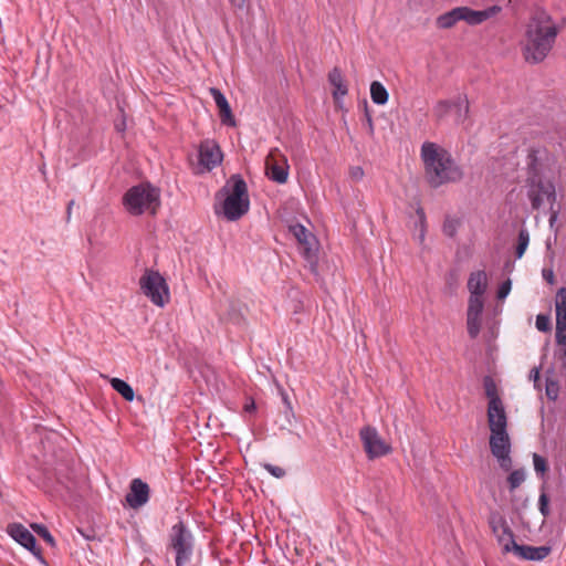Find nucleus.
<instances>
[{
	"instance_id": "obj_1",
	"label": "nucleus",
	"mask_w": 566,
	"mask_h": 566,
	"mask_svg": "<svg viewBox=\"0 0 566 566\" xmlns=\"http://www.w3.org/2000/svg\"><path fill=\"white\" fill-rule=\"evenodd\" d=\"M421 159L424 165L426 178L434 188L462 179L463 172L450 153L436 143L424 142L422 144Z\"/></svg>"
},
{
	"instance_id": "obj_2",
	"label": "nucleus",
	"mask_w": 566,
	"mask_h": 566,
	"mask_svg": "<svg viewBox=\"0 0 566 566\" xmlns=\"http://www.w3.org/2000/svg\"><path fill=\"white\" fill-rule=\"evenodd\" d=\"M488 423L491 431L490 449L496 458L501 469L510 471L512 468L511 440L507 433V416L503 402L488 405Z\"/></svg>"
},
{
	"instance_id": "obj_3",
	"label": "nucleus",
	"mask_w": 566,
	"mask_h": 566,
	"mask_svg": "<svg viewBox=\"0 0 566 566\" xmlns=\"http://www.w3.org/2000/svg\"><path fill=\"white\" fill-rule=\"evenodd\" d=\"M557 36V28L548 20L532 19L527 24L523 55L526 62L537 64L545 60Z\"/></svg>"
},
{
	"instance_id": "obj_4",
	"label": "nucleus",
	"mask_w": 566,
	"mask_h": 566,
	"mask_svg": "<svg viewBox=\"0 0 566 566\" xmlns=\"http://www.w3.org/2000/svg\"><path fill=\"white\" fill-rule=\"evenodd\" d=\"M219 195L223 197V200L220 210L216 207V213H222L228 221H237L249 211L248 187L240 175L231 176Z\"/></svg>"
},
{
	"instance_id": "obj_5",
	"label": "nucleus",
	"mask_w": 566,
	"mask_h": 566,
	"mask_svg": "<svg viewBox=\"0 0 566 566\" xmlns=\"http://www.w3.org/2000/svg\"><path fill=\"white\" fill-rule=\"evenodd\" d=\"M123 206L132 216H155L160 207V191L150 184H139L125 192Z\"/></svg>"
},
{
	"instance_id": "obj_6",
	"label": "nucleus",
	"mask_w": 566,
	"mask_h": 566,
	"mask_svg": "<svg viewBox=\"0 0 566 566\" xmlns=\"http://www.w3.org/2000/svg\"><path fill=\"white\" fill-rule=\"evenodd\" d=\"M500 11L501 7L499 6H492L485 10H473L470 7H457L438 15L436 27L440 30H449L455 27L460 21L469 25H479L496 15Z\"/></svg>"
},
{
	"instance_id": "obj_7",
	"label": "nucleus",
	"mask_w": 566,
	"mask_h": 566,
	"mask_svg": "<svg viewBox=\"0 0 566 566\" xmlns=\"http://www.w3.org/2000/svg\"><path fill=\"white\" fill-rule=\"evenodd\" d=\"M193 548L195 537L187 524L179 520L168 532L166 551L174 554L176 566H185L190 562Z\"/></svg>"
},
{
	"instance_id": "obj_8",
	"label": "nucleus",
	"mask_w": 566,
	"mask_h": 566,
	"mask_svg": "<svg viewBox=\"0 0 566 566\" xmlns=\"http://www.w3.org/2000/svg\"><path fill=\"white\" fill-rule=\"evenodd\" d=\"M526 188L527 198L534 210H539L545 202L554 205L556 200L555 186L542 176L534 164L528 168Z\"/></svg>"
},
{
	"instance_id": "obj_9",
	"label": "nucleus",
	"mask_w": 566,
	"mask_h": 566,
	"mask_svg": "<svg viewBox=\"0 0 566 566\" xmlns=\"http://www.w3.org/2000/svg\"><path fill=\"white\" fill-rule=\"evenodd\" d=\"M139 287L156 306L164 307L170 301L168 284L158 271L146 269L139 279Z\"/></svg>"
},
{
	"instance_id": "obj_10",
	"label": "nucleus",
	"mask_w": 566,
	"mask_h": 566,
	"mask_svg": "<svg viewBox=\"0 0 566 566\" xmlns=\"http://www.w3.org/2000/svg\"><path fill=\"white\" fill-rule=\"evenodd\" d=\"M198 161L193 167L197 175L206 174L218 167L223 159L219 144L214 139H203L198 146Z\"/></svg>"
},
{
	"instance_id": "obj_11",
	"label": "nucleus",
	"mask_w": 566,
	"mask_h": 566,
	"mask_svg": "<svg viewBox=\"0 0 566 566\" xmlns=\"http://www.w3.org/2000/svg\"><path fill=\"white\" fill-rule=\"evenodd\" d=\"M359 438L368 459L373 460L387 455L391 452V447L384 441L376 428L365 426L359 431Z\"/></svg>"
},
{
	"instance_id": "obj_12",
	"label": "nucleus",
	"mask_w": 566,
	"mask_h": 566,
	"mask_svg": "<svg viewBox=\"0 0 566 566\" xmlns=\"http://www.w3.org/2000/svg\"><path fill=\"white\" fill-rule=\"evenodd\" d=\"M289 169L286 156L279 148L271 149L265 158L268 178L277 184H285L289 178Z\"/></svg>"
},
{
	"instance_id": "obj_13",
	"label": "nucleus",
	"mask_w": 566,
	"mask_h": 566,
	"mask_svg": "<svg viewBox=\"0 0 566 566\" xmlns=\"http://www.w3.org/2000/svg\"><path fill=\"white\" fill-rule=\"evenodd\" d=\"M290 231L298 243L301 254L310 262L315 263L318 243L314 234L304 226L296 223L290 227Z\"/></svg>"
},
{
	"instance_id": "obj_14",
	"label": "nucleus",
	"mask_w": 566,
	"mask_h": 566,
	"mask_svg": "<svg viewBox=\"0 0 566 566\" xmlns=\"http://www.w3.org/2000/svg\"><path fill=\"white\" fill-rule=\"evenodd\" d=\"M452 108H457L458 122H463L469 117V101L468 97L464 96H458L457 98L450 101V99H441L433 106V115L437 119L441 120L443 119Z\"/></svg>"
},
{
	"instance_id": "obj_15",
	"label": "nucleus",
	"mask_w": 566,
	"mask_h": 566,
	"mask_svg": "<svg viewBox=\"0 0 566 566\" xmlns=\"http://www.w3.org/2000/svg\"><path fill=\"white\" fill-rule=\"evenodd\" d=\"M489 524L503 552L510 553L516 542L506 520L499 513H494L490 516Z\"/></svg>"
},
{
	"instance_id": "obj_16",
	"label": "nucleus",
	"mask_w": 566,
	"mask_h": 566,
	"mask_svg": "<svg viewBox=\"0 0 566 566\" xmlns=\"http://www.w3.org/2000/svg\"><path fill=\"white\" fill-rule=\"evenodd\" d=\"M555 340L557 345H566V287H559L555 295Z\"/></svg>"
},
{
	"instance_id": "obj_17",
	"label": "nucleus",
	"mask_w": 566,
	"mask_h": 566,
	"mask_svg": "<svg viewBox=\"0 0 566 566\" xmlns=\"http://www.w3.org/2000/svg\"><path fill=\"white\" fill-rule=\"evenodd\" d=\"M7 533L34 556L41 558V549L36 546L35 537L25 526L20 523H11L7 526Z\"/></svg>"
},
{
	"instance_id": "obj_18",
	"label": "nucleus",
	"mask_w": 566,
	"mask_h": 566,
	"mask_svg": "<svg viewBox=\"0 0 566 566\" xmlns=\"http://www.w3.org/2000/svg\"><path fill=\"white\" fill-rule=\"evenodd\" d=\"M150 490L146 482L134 479L130 482L129 491L125 496L126 503L132 509L144 506L149 500Z\"/></svg>"
},
{
	"instance_id": "obj_19",
	"label": "nucleus",
	"mask_w": 566,
	"mask_h": 566,
	"mask_svg": "<svg viewBox=\"0 0 566 566\" xmlns=\"http://www.w3.org/2000/svg\"><path fill=\"white\" fill-rule=\"evenodd\" d=\"M518 558L525 560H543L551 553L548 546H531L514 544L512 551Z\"/></svg>"
},
{
	"instance_id": "obj_20",
	"label": "nucleus",
	"mask_w": 566,
	"mask_h": 566,
	"mask_svg": "<svg viewBox=\"0 0 566 566\" xmlns=\"http://www.w3.org/2000/svg\"><path fill=\"white\" fill-rule=\"evenodd\" d=\"M210 94L213 97L217 107L219 108V115H220L221 122L226 125L234 126L235 119L232 115L230 105H229L226 96L221 93L220 90H218L216 87L210 88Z\"/></svg>"
},
{
	"instance_id": "obj_21",
	"label": "nucleus",
	"mask_w": 566,
	"mask_h": 566,
	"mask_svg": "<svg viewBox=\"0 0 566 566\" xmlns=\"http://www.w3.org/2000/svg\"><path fill=\"white\" fill-rule=\"evenodd\" d=\"M488 287V276L482 270L472 272L468 280L470 296H483Z\"/></svg>"
},
{
	"instance_id": "obj_22",
	"label": "nucleus",
	"mask_w": 566,
	"mask_h": 566,
	"mask_svg": "<svg viewBox=\"0 0 566 566\" xmlns=\"http://www.w3.org/2000/svg\"><path fill=\"white\" fill-rule=\"evenodd\" d=\"M328 82L334 87L333 97L336 102L343 98L348 93L347 84L344 80L343 73L338 67H334L328 74Z\"/></svg>"
},
{
	"instance_id": "obj_23",
	"label": "nucleus",
	"mask_w": 566,
	"mask_h": 566,
	"mask_svg": "<svg viewBox=\"0 0 566 566\" xmlns=\"http://www.w3.org/2000/svg\"><path fill=\"white\" fill-rule=\"evenodd\" d=\"M483 387L486 398L489 399L488 405L501 403L502 399L499 396L497 386L491 376L483 378Z\"/></svg>"
},
{
	"instance_id": "obj_24",
	"label": "nucleus",
	"mask_w": 566,
	"mask_h": 566,
	"mask_svg": "<svg viewBox=\"0 0 566 566\" xmlns=\"http://www.w3.org/2000/svg\"><path fill=\"white\" fill-rule=\"evenodd\" d=\"M370 97L377 105H385L388 102V92L386 87L378 81L370 84Z\"/></svg>"
},
{
	"instance_id": "obj_25",
	"label": "nucleus",
	"mask_w": 566,
	"mask_h": 566,
	"mask_svg": "<svg viewBox=\"0 0 566 566\" xmlns=\"http://www.w3.org/2000/svg\"><path fill=\"white\" fill-rule=\"evenodd\" d=\"M109 384L112 388L117 391L125 400L133 401L134 400V390L129 384L126 381L119 379V378H112L109 380Z\"/></svg>"
},
{
	"instance_id": "obj_26",
	"label": "nucleus",
	"mask_w": 566,
	"mask_h": 566,
	"mask_svg": "<svg viewBox=\"0 0 566 566\" xmlns=\"http://www.w3.org/2000/svg\"><path fill=\"white\" fill-rule=\"evenodd\" d=\"M467 327L471 338H476L481 329V315L467 314Z\"/></svg>"
},
{
	"instance_id": "obj_27",
	"label": "nucleus",
	"mask_w": 566,
	"mask_h": 566,
	"mask_svg": "<svg viewBox=\"0 0 566 566\" xmlns=\"http://www.w3.org/2000/svg\"><path fill=\"white\" fill-rule=\"evenodd\" d=\"M528 243H530V233L526 229L523 228L518 232L517 245H516V250H515V255L517 259L523 256Z\"/></svg>"
},
{
	"instance_id": "obj_28",
	"label": "nucleus",
	"mask_w": 566,
	"mask_h": 566,
	"mask_svg": "<svg viewBox=\"0 0 566 566\" xmlns=\"http://www.w3.org/2000/svg\"><path fill=\"white\" fill-rule=\"evenodd\" d=\"M525 481V472L523 469L514 470L507 476L510 491H514Z\"/></svg>"
},
{
	"instance_id": "obj_29",
	"label": "nucleus",
	"mask_w": 566,
	"mask_h": 566,
	"mask_svg": "<svg viewBox=\"0 0 566 566\" xmlns=\"http://www.w3.org/2000/svg\"><path fill=\"white\" fill-rule=\"evenodd\" d=\"M483 307V296H470L467 314L482 315Z\"/></svg>"
},
{
	"instance_id": "obj_30",
	"label": "nucleus",
	"mask_w": 566,
	"mask_h": 566,
	"mask_svg": "<svg viewBox=\"0 0 566 566\" xmlns=\"http://www.w3.org/2000/svg\"><path fill=\"white\" fill-rule=\"evenodd\" d=\"M545 394L549 400L555 401L559 395V382L556 379L547 377Z\"/></svg>"
},
{
	"instance_id": "obj_31",
	"label": "nucleus",
	"mask_w": 566,
	"mask_h": 566,
	"mask_svg": "<svg viewBox=\"0 0 566 566\" xmlns=\"http://www.w3.org/2000/svg\"><path fill=\"white\" fill-rule=\"evenodd\" d=\"M31 527L50 546L53 547L55 545V541H54L53 536L51 535V533L49 532V530L46 528V526H44L42 524L33 523V524H31Z\"/></svg>"
},
{
	"instance_id": "obj_32",
	"label": "nucleus",
	"mask_w": 566,
	"mask_h": 566,
	"mask_svg": "<svg viewBox=\"0 0 566 566\" xmlns=\"http://www.w3.org/2000/svg\"><path fill=\"white\" fill-rule=\"evenodd\" d=\"M535 326L539 332L548 333L552 331L551 317L547 314H538L536 316Z\"/></svg>"
},
{
	"instance_id": "obj_33",
	"label": "nucleus",
	"mask_w": 566,
	"mask_h": 566,
	"mask_svg": "<svg viewBox=\"0 0 566 566\" xmlns=\"http://www.w3.org/2000/svg\"><path fill=\"white\" fill-rule=\"evenodd\" d=\"M533 463L534 470L537 474L544 475L548 470L547 461L542 455L534 453L533 454Z\"/></svg>"
},
{
	"instance_id": "obj_34",
	"label": "nucleus",
	"mask_w": 566,
	"mask_h": 566,
	"mask_svg": "<svg viewBox=\"0 0 566 566\" xmlns=\"http://www.w3.org/2000/svg\"><path fill=\"white\" fill-rule=\"evenodd\" d=\"M364 116H365V125H366L367 132H368L369 136L373 137L375 134V126H374L371 113L369 112L366 102H365V106H364Z\"/></svg>"
},
{
	"instance_id": "obj_35",
	"label": "nucleus",
	"mask_w": 566,
	"mask_h": 566,
	"mask_svg": "<svg viewBox=\"0 0 566 566\" xmlns=\"http://www.w3.org/2000/svg\"><path fill=\"white\" fill-rule=\"evenodd\" d=\"M263 468L274 478L281 479L284 478L286 472L283 468L273 465L271 463H264Z\"/></svg>"
},
{
	"instance_id": "obj_36",
	"label": "nucleus",
	"mask_w": 566,
	"mask_h": 566,
	"mask_svg": "<svg viewBox=\"0 0 566 566\" xmlns=\"http://www.w3.org/2000/svg\"><path fill=\"white\" fill-rule=\"evenodd\" d=\"M511 286H512L511 280H506V281L502 282L497 290V298L499 300L505 298L511 291Z\"/></svg>"
},
{
	"instance_id": "obj_37",
	"label": "nucleus",
	"mask_w": 566,
	"mask_h": 566,
	"mask_svg": "<svg viewBox=\"0 0 566 566\" xmlns=\"http://www.w3.org/2000/svg\"><path fill=\"white\" fill-rule=\"evenodd\" d=\"M548 502V496L545 493H542L538 500V507L544 516H547L549 514Z\"/></svg>"
},
{
	"instance_id": "obj_38",
	"label": "nucleus",
	"mask_w": 566,
	"mask_h": 566,
	"mask_svg": "<svg viewBox=\"0 0 566 566\" xmlns=\"http://www.w3.org/2000/svg\"><path fill=\"white\" fill-rule=\"evenodd\" d=\"M559 348L555 352V357L560 363L563 369L566 370V345H558Z\"/></svg>"
},
{
	"instance_id": "obj_39",
	"label": "nucleus",
	"mask_w": 566,
	"mask_h": 566,
	"mask_svg": "<svg viewBox=\"0 0 566 566\" xmlns=\"http://www.w3.org/2000/svg\"><path fill=\"white\" fill-rule=\"evenodd\" d=\"M349 177L354 181H359L364 177V169L360 166H353L349 168Z\"/></svg>"
},
{
	"instance_id": "obj_40",
	"label": "nucleus",
	"mask_w": 566,
	"mask_h": 566,
	"mask_svg": "<svg viewBox=\"0 0 566 566\" xmlns=\"http://www.w3.org/2000/svg\"><path fill=\"white\" fill-rule=\"evenodd\" d=\"M443 232L453 237L455 233V222L452 219H447L443 223Z\"/></svg>"
},
{
	"instance_id": "obj_41",
	"label": "nucleus",
	"mask_w": 566,
	"mask_h": 566,
	"mask_svg": "<svg viewBox=\"0 0 566 566\" xmlns=\"http://www.w3.org/2000/svg\"><path fill=\"white\" fill-rule=\"evenodd\" d=\"M530 379L533 380L535 388L541 389V387H539V368L538 367L532 368V370L530 373Z\"/></svg>"
},
{
	"instance_id": "obj_42",
	"label": "nucleus",
	"mask_w": 566,
	"mask_h": 566,
	"mask_svg": "<svg viewBox=\"0 0 566 566\" xmlns=\"http://www.w3.org/2000/svg\"><path fill=\"white\" fill-rule=\"evenodd\" d=\"M255 409H256L255 401L252 398H248L244 403L243 410L245 412L252 413L255 411Z\"/></svg>"
},
{
	"instance_id": "obj_43",
	"label": "nucleus",
	"mask_w": 566,
	"mask_h": 566,
	"mask_svg": "<svg viewBox=\"0 0 566 566\" xmlns=\"http://www.w3.org/2000/svg\"><path fill=\"white\" fill-rule=\"evenodd\" d=\"M231 6L235 9L243 10L248 7V0H229Z\"/></svg>"
},
{
	"instance_id": "obj_44",
	"label": "nucleus",
	"mask_w": 566,
	"mask_h": 566,
	"mask_svg": "<svg viewBox=\"0 0 566 566\" xmlns=\"http://www.w3.org/2000/svg\"><path fill=\"white\" fill-rule=\"evenodd\" d=\"M74 205V200H71L67 205V208H66V216H67V220L70 219L71 217V212H72V207Z\"/></svg>"
},
{
	"instance_id": "obj_45",
	"label": "nucleus",
	"mask_w": 566,
	"mask_h": 566,
	"mask_svg": "<svg viewBox=\"0 0 566 566\" xmlns=\"http://www.w3.org/2000/svg\"><path fill=\"white\" fill-rule=\"evenodd\" d=\"M544 277H545L548 282H552L554 276H553V273H552V272H549L548 274H546V273L544 272Z\"/></svg>"
},
{
	"instance_id": "obj_46",
	"label": "nucleus",
	"mask_w": 566,
	"mask_h": 566,
	"mask_svg": "<svg viewBox=\"0 0 566 566\" xmlns=\"http://www.w3.org/2000/svg\"><path fill=\"white\" fill-rule=\"evenodd\" d=\"M555 219H556V212H554V213L552 214L551 220H549V221H551V223H552Z\"/></svg>"
},
{
	"instance_id": "obj_47",
	"label": "nucleus",
	"mask_w": 566,
	"mask_h": 566,
	"mask_svg": "<svg viewBox=\"0 0 566 566\" xmlns=\"http://www.w3.org/2000/svg\"><path fill=\"white\" fill-rule=\"evenodd\" d=\"M420 213V217L423 218L424 213L422 211H418Z\"/></svg>"
}]
</instances>
